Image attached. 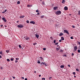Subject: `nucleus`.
Instances as JSON below:
<instances>
[{"label": "nucleus", "mask_w": 80, "mask_h": 80, "mask_svg": "<svg viewBox=\"0 0 80 80\" xmlns=\"http://www.w3.org/2000/svg\"><path fill=\"white\" fill-rule=\"evenodd\" d=\"M61 13L62 12H61V11L60 10L57 11V12L56 13V15H61Z\"/></svg>", "instance_id": "f257e3e1"}, {"label": "nucleus", "mask_w": 80, "mask_h": 80, "mask_svg": "<svg viewBox=\"0 0 80 80\" xmlns=\"http://www.w3.org/2000/svg\"><path fill=\"white\" fill-rule=\"evenodd\" d=\"M59 24H60V23L58 22H57V24L55 25V27L56 28H60Z\"/></svg>", "instance_id": "f03ea898"}, {"label": "nucleus", "mask_w": 80, "mask_h": 80, "mask_svg": "<svg viewBox=\"0 0 80 80\" xmlns=\"http://www.w3.org/2000/svg\"><path fill=\"white\" fill-rule=\"evenodd\" d=\"M17 27L18 28H22L23 27V26L22 25H18Z\"/></svg>", "instance_id": "7ed1b4c3"}, {"label": "nucleus", "mask_w": 80, "mask_h": 80, "mask_svg": "<svg viewBox=\"0 0 80 80\" xmlns=\"http://www.w3.org/2000/svg\"><path fill=\"white\" fill-rule=\"evenodd\" d=\"M64 33H67L68 35H69V33L68 32L67 30H64Z\"/></svg>", "instance_id": "20e7f679"}, {"label": "nucleus", "mask_w": 80, "mask_h": 80, "mask_svg": "<svg viewBox=\"0 0 80 80\" xmlns=\"http://www.w3.org/2000/svg\"><path fill=\"white\" fill-rule=\"evenodd\" d=\"M2 19L5 22H7V20L5 19V18H2Z\"/></svg>", "instance_id": "39448f33"}, {"label": "nucleus", "mask_w": 80, "mask_h": 80, "mask_svg": "<svg viewBox=\"0 0 80 80\" xmlns=\"http://www.w3.org/2000/svg\"><path fill=\"white\" fill-rule=\"evenodd\" d=\"M30 23H32V24H35V22L33 21H32L30 22Z\"/></svg>", "instance_id": "423d86ee"}, {"label": "nucleus", "mask_w": 80, "mask_h": 80, "mask_svg": "<svg viewBox=\"0 0 80 80\" xmlns=\"http://www.w3.org/2000/svg\"><path fill=\"white\" fill-rule=\"evenodd\" d=\"M45 63H46L45 62H42L41 63V64L42 66H43V65H45Z\"/></svg>", "instance_id": "0eeeda50"}, {"label": "nucleus", "mask_w": 80, "mask_h": 80, "mask_svg": "<svg viewBox=\"0 0 80 80\" xmlns=\"http://www.w3.org/2000/svg\"><path fill=\"white\" fill-rule=\"evenodd\" d=\"M77 49H78V48H77V46H75L74 48V50H75V51H76Z\"/></svg>", "instance_id": "6e6552de"}, {"label": "nucleus", "mask_w": 80, "mask_h": 80, "mask_svg": "<svg viewBox=\"0 0 80 80\" xmlns=\"http://www.w3.org/2000/svg\"><path fill=\"white\" fill-rule=\"evenodd\" d=\"M64 9L65 10H68V8L67 7H65Z\"/></svg>", "instance_id": "1a4fd4ad"}, {"label": "nucleus", "mask_w": 80, "mask_h": 80, "mask_svg": "<svg viewBox=\"0 0 80 80\" xmlns=\"http://www.w3.org/2000/svg\"><path fill=\"white\" fill-rule=\"evenodd\" d=\"M26 40H30V38L29 37H27L25 38Z\"/></svg>", "instance_id": "9d476101"}, {"label": "nucleus", "mask_w": 80, "mask_h": 80, "mask_svg": "<svg viewBox=\"0 0 80 80\" xmlns=\"http://www.w3.org/2000/svg\"><path fill=\"white\" fill-rule=\"evenodd\" d=\"M62 3H63V4H64L65 3V1L64 0H62Z\"/></svg>", "instance_id": "9b49d317"}, {"label": "nucleus", "mask_w": 80, "mask_h": 80, "mask_svg": "<svg viewBox=\"0 0 80 80\" xmlns=\"http://www.w3.org/2000/svg\"><path fill=\"white\" fill-rule=\"evenodd\" d=\"M63 33H62V32H60L59 35V36H62V35H63Z\"/></svg>", "instance_id": "f8f14e48"}, {"label": "nucleus", "mask_w": 80, "mask_h": 80, "mask_svg": "<svg viewBox=\"0 0 80 80\" xmlns=\"http://www.w3.org/2000/svg\"><path fill=\"white\" fill-rule=\"evenodd\" d=\"M36 37L37 38H38V37H39V35L38 34H36Z\"/></svg>", "instance_id": "ddd939ff"}, {"label": "nucleus", "mask_w": 80, "mask_h": 80, "mask_svg": "<svg viewBox=\"0 0 80 80\" xmlns=\"http://www.w3.org/2000/svg\"><path fill=\"white\" fill-rule=\"evenodd\" d=\"M25 17V16H21L20 17V18H23V17Z\"/></svg>", "instance_id": "4468645a"}, {"label": "nucleus", "mask_w": 80, "mask_h": 80, "mask_svg": "<svg viewBox=\"0 0 80 80\" xmlns=\"http://www.w3.org/2000/svg\"><path fill=\"white\" fill-rule=\"evenodd\" d=\"M57 7H55L53 8V10H57Z\"/></svg>", "instance_id": "2eb2a0df"}, {"label": "nucleus", "mask_w": 80, "mask_h": 80, "mask_svg": "<svg viewBox=\"0 0 80 80\" xmlns=\"http://www.w3.org/2000/svg\"><path fill=\"white\" fill-rule=\"evenodd\" d=\"M60 67L61 68H64V66L63 65L61 66Z\"/></svg>", "instance_id": "dca6fc26"}, {"label": "nucleus", "mask_w": 80, "mask_h": 80, "mask_svg": "<svg viewBox=\"0 0 80 80\" xmlns=\"http://www.w3.org/2000/svg\"><path fill=\"white\" fill-rule=\"evenodd\" d=\"M61 38H62L61 40H64V38L63 37H61Z\"/></svg>", "instance_id": "f3484780"}, {"label": "nucleus", "mask_w": 80, "mask_h": 80, "mask_svg": "<svg viewBox=\"0 0 80 80\" xmlns=\"http://www.w3.org/2000/svg\"><path fill=\"white\" fill-rule=\"evenodd\" d=\"M41 18H43L44 17V16H41L40 17Z\"/></svg>", "instance_id": "a211bd4d"}, {"label": "nucleus", "mask_w": 80, "mask_h": 80, "mask_svg": "<svg viewBox=\"0 0 80 80\" xmlns=\"http://www.w3.org/2000/svg\"><path fill=\"white\" fill-rule=\"evenodd\" d=\"M40 58H41V60H42H42H43V58H42V57H40Z\"/></svg>", "instance_id": "6ab92c4d"}, {"label": "nucleus", "mask_w": 80, "mask_h": 80, "mask_svg": "<svg viewBox=\"0 0 80 80\" xmlns=\"http://www.w3.org/2000/svg\"><path fill=\"white\" fill-rule=\"evenodd\" d=\"M76 71H77V72H80L79 69H78V68L76 69Z\"/></svg>", "instance_id": "aec40b11"}, {"label": "nucleus", "mask_w": 80, "mask_h": 80, "mask_svg": "<svg viewBox=\"0 0 80 80\" xmlns=\"http://www.w3.org/2000/svg\"><path fill=\"white\" fill-rule=\"evenodd\" d=\"M37 43L35 42V43H33V45H37Z\"/></svg>", "instance_id": "412c9836"}, {"label": "nucleus", "mask_w": 80, "mask_h": 80, "mask_svg": "<svg viewBox=\"0 0 80 80\" xmlns=\"http://www.w3.org/2000/svg\"><path fill=\"white\" fill-rule=\"evenodd\" d=\"M7 11V10H5V11L4 12H2V13H5V12H6Z\"/></svg>", "instance_id": "4be33fe9"}, {"label": "nucleus", "mask_w": 80, "mask_h": 80, "mask_svg": "<svg viewBox=\"0 0 80 80\" xmlns=\"http://www.w3.org/2000/svg\"><path fill=\"white\" fill-rule=\"evenodd\" d=\"M72 74L73 75H75V74H76V73L75 72H73L72 73Z\"/></svg>", "instance_id": "5701e85b"}, {"label": "nucleus", "mask_w": 80, "mask_h": 80, "mask_svg": "<svg viewBox=\"0 0 80 80\" xmlns=\"http://www.w3.org/2000/svg\"><path fill=\"white\" fill-rule=\"evenodd\" d=\"M20 2L19 1L17 2V4H20Z\"/></svg>", "instance_id": "b1692460"}, {"label": "nucleus", "mask_w": 80, "mask_h": 80, "mask_svg": "<svg viewBox=\"0 0 80 80\" xmlns=\"http://www.w3.org/2000/svg\"><path fill=\"white\" fill-rule=\"evenodd\" d=\"M6 52H7V53H8V52H9V50H6Z\"/></svg>", "instance_id": "393cba45"}, {"label": "nucleus", "mask_w": 80, "mask_h": 80, "mask_svg": "<svg viewBox=\"0 0 80 80\" xmlns=\"http://www.w3.org/2000/svg\"><path fill=\"white\" fill-rule=\"evenodd\" d=\"M19 47L20 48H22V47H21V45H19Z\"/></svg>", "instance_id": "a878e982"}, {"label": "nucleus", "mask_w": 80, "mask_h": 80, "mask_svg": "<svg viewBox=\"0 0 80 80\" xmlns=\"http://www.w3.org/2000/svg\"><path fill=\"white\" fill-rule=\"evenodd\" d=\"M60 50L59 48H57L56 50H57V51H58V50Z\"/></svg>", "instance_id": "bb28decb"}, {"label": "nucleus", "mask_w": 80, "mask_h": 80, "mask_svg": "<svg viewBox=\"0 0 80 80\" xmlns=\"http://www.w3.org/2000/svg\"><path fill=\"white\" fill-rule=\"evenodd\" d=\"M56 40H54L53 41V42L54 43H56Z\"/></svg>", "instance_id": "cd10ccee"}, {"label": "nucleus", "mask_w": 80, "mask_h": 80, "mask_svg": "<svg viewBox=\"0 0 80 80\" xmlns=\"http://www.w3.org/2000/svg\"><path fill=\"white\" fill-rule=\"evenodd\" d=\"M49 79L50 80H51L52 79V78L51 77H49Z\"/></svg>", "instance_id": "c85d7f7f"}, {"label": "nucleus", "mask_w": 80, "mask_h": 80, "mask_svg": "<svg viewBox=\"0 0 80 80\" xmlns=\"http://www.w3.org/2000/svg\"><path fill=\"white\" fill-rule=\"evenodd\" d=\"M26 22L27 23H29V21L28 20H27V21H26Z\"/></svg>", "instance_id": "c756f323"}, {"label": "nucleus", "mask_w": 80, "mask_h": 80, "mask_svg": "<svg viewBox=\"0 0 80 80\" xmlns=\"http://www.w3.org/2000/svg\"><path fill=\"white\" fill-rule=\"evenodd\" d=\"M72 28H75V26L72 25Z\"/></svg>", "instance_id": "7c9ffc66"}, {"label": "nucleus", "mask_w": 80, "mask_h": 80, "mask_svg": "<svg viewBox=\"0 0 80 80\" xmlns=\"http://www.w3.org/2000/svg\"><path fill=\"white\" fill-rule=\"evenodd\" d=\"M7 61L8 62H10V59H7Z\"/></svg>", "instance_id": "2f4dec72"}, {"label": "nucleus", "mask_w": 80, "mask_h": 80, "mask_svg": "<svg viewBox=\"0 0 80 80\" xmlns=\"http://www.w3.org/2000/svg\"><path fill=\"white\" fill-rule=\"evenodd\" d=\"M60 52H63V50L61 49L60 51Z\"/></svg>", "instance_id": "473e14b6"}, {"label": "nucleus", "mask_w": 80, "mask_h": 80, "mask_svg": "<svg viewBox=\"0 0 80 80\" xmlns=\"http://www.w3.org/2000/svg\"><path fill=\"white\" fill-rule=\"evenodd\" d=\"M78 53H80V50L79 49L78 50Z\"/></svg>", "instance_id": "72a5a7b5"}, {"label": "nucleus", "mask_w": 80, "mask_h": 80, "mask_svg": "<svg viewBox=\"0 0 80 80\" xmlns=\"http://www.w3.org/2000/svg\"><path fill=\"white\" fill-rule=\"evenodd\" d=\"M27 6L28 7H30V5H28H28H27Z\"/></svg>", "instance_id": "f704fd0d"}, {"label": "nucleus", "mask_w": 80, "mask_h": 80, "mask_svg": "<svg viewBox=\"0 0 80 80\" xmlns=\"http://www.w3.org/2000/svg\"><path fill=\"white\" fill-rule=\"evenodd\" d=\"M63 57H67V55H66V54H64L63 55Z\"/></svg>", "instance_id": "c9c22d12"}, {"label": "nucleus", "mask_w": 80, "mask_h": 80, "mask_svg": "<svg viewBox=\"0 0 80 80\" xmlns=\"http://www.w3.org/2000/svg\"><path fill=\"white\" fill-rule=\"evenodd\" d=\"M11 61H13V59L12 58H11Z\"/></svg>", "instance_id": "e433bc0d"}, {"label": "nucleus", "mask_w": 80, "mask_h": 80, "mask_svg": "<svg viewBox=\"0 0 80 80\" xmlns=\"http://www.w3.org/2000/svg\"><path fill=\"white\" fill-rule=\"evenodd\" d=\"M70 38L71 39H73V38L72 37H71Z\"/></svg>", "instance_id": "4c0bfd02"}, {"label": "nucleus", "mask_w": 80, "mask_h": 80, "mask_svg": "<svg viewBox=\"0 0 80 80\" xmlns=\"http://www.w3.org/2000/svg\"><path fill=\"white\" fill-rule=\"evenodd\" d=\"M38 63H40V60H39V61L38 62Z\"/></svg>", "instance_id": "58836bf2"}, {"label": "nucleus", "mask_w": 80, "mask_h": 80, "mask_svg": "<svg viewBox=\"0 0 80 80\" xmlns=\"http://www.w3.org/2000/svg\"><path fill=\"white\" fill-rule=\"evenodd\" d=\"M43 50H46V48H43Z\"/></svg>", "instance_id": "ea45409f"}, {"label": "nucleus", "mask_w": 80, "mask_h": 80, "mask_svg": "<svg viewBox=\"0 0 80 80\" xmlns=\"http://www.w3.org/2000/svg\"><path fill=\"white\" fill-rule=\"evenodd\" d=\"M42 80H45V78H42Z\"/></svg>", "instance_id": "a19ab883"}, {"label": "nucleus", "mask_w": 80, "mask_h": 80, "mask_svg": "<svg viewBox=\"0 0 80 80\" xmlns=\"http://www.w3.org/2000/svg\"><path fill=\"white\" fill-rule=\"evenodd\" d=\"M77 42H78V45H80V42H78V41H77Z\"/></svg>", "instance_id": "79ce46f5"}, {"label": "nucleus", "mask_w": 80, "mask_h": 80, "mask_svg": "<svg viewBox=\"0 0 80 80\" xmlns=\"http://www.w3.org/2000/svg\"><path fill=\"white\" fill-rule=\"evenodd\" d=\"M78 14L80 15V11H78Z\"/></svg>", "instance_id": "37998d69"}, {"label": "nucleus", "mask_w": 80, "mask_h": 80, "mask_svg": "<svg viewBox=\"0 0 80 80\" xmlns=\"http://www.w3.org/2000/svg\"><path fill=\"white\" fill-rule=\"evenodd\" d=\"M36 12H37L38 13V10H37L36 11Z\"/></svg>", "instance_id": "c03bdc74"}, {"label": "nucleus", "mask_w": 80, "mask_h": 80, "mask_svg": "<svg viewBox=\"0 0 80 80\" xmlns=\"http://www.w3.org/2000/svg\"><path fill=\"white\" fill-rule=\"evenodd\" d=\"M17 62H18V60H16L15 61V62L16 63H17Z\"/></svg>", "instance_id": "a18cd8bd"}, {"label": "nucleus", "mask_w": 80, "mask_h": 80, "mask_svg": "<svg viewBox=\"0 0 80 80\" xmlns=\"http://www.w3.org/2000/svg\"><path fill=\"white\" fill-rule=\"evenodd\" d=\"M58 43L57 42L56 43H55V45H58Z\"/></svg>", "instance_id": "49530a36"}, {"label": "nucleus", "mask_w": 80, "mask_h": 80, "mask_svg": "<svg viewBox=\"0 0 80 80\" xmlns=\"http://www.w3.org/2000/svg\"><path fill=\"white\" fill-rule=\"evenodd\" d=\"M62 39L59 40V42H62Z\"/></svg>", "instance_id": "de8ad7c7"}, {"label": "nucleus", "mask_w": 80, "mask_h": 80, "mask_svg": "<svg viewBox=\"0 0 80 80\" xmlns=\"http://www.w3.org/2000/svg\"><path fill=\"white\" fill-rule=\"evenodd\" d=\"M50 38L51 39V40H52V39H53V38H52V37H50Z\"/></svg>", "instance_id": "09e8293b"}, {"label": "nucleus", "mask_w": 80, "mask_h": 80, "mask_svg": "<svg viewBox=\"0 0 80 80\" xmlns=\"http://www.w3.org/2000/svg\"><path fill=\"white\" fill-rule=\"evenodd\" d=\"M72 56H73L74 55V54L73 53H72Z\"/></svg>", "instance_id": "8fccbe9b"}, {"label": "nucleus", "mask_w": 80, "mask_h": 80, "mask_svg": "<svg viewBox=\"0 0 80 80\" xmlns=\"http://www.w3.org/2000/svg\"><path fill=\"white\" fill-rule=\"evenodd\" d=\"M30 7H32V5H30Z\"/></svg>", "instance_id": "3c124183"}, {"label": "nucleus", "mask_w": 80, "mask_h": 80, "mask_svg": "<svg viewBox=\"0 0 80 80\" xmlns=\"http://www.w3.org/2000/svg\"><path fill=\"white\" fill-rule=\"evenodd\" d=\"M68 66L69 67H70V65L68 64Z\"/></svg>", "instance_id": "603ef678"}, {"label": "nucleus", "mask_w": 80, "mask_h": 80, "mask_svg": "<svg viewBox=\"0 0 80 80\" xmlns=\"http://www.w3.org/2000/svg\"><path fill=\"white\" fill-rule=\"evenodd\" d=\"M42 4H43V5H45V3L44 2H42Z\"/></svg>", "instance_id": "864d4df0"}, {"label": "nucleus", "mask_w": 80, "mask_h": 80, "mask_svg": "<svg viewBox=\"0 0 80 80\" xmlns=\"http://www.w3.org/2000/svg\"><path fill=\"white\" fill-rule=\"evenodd\" d=\"M12 78H14V79L15 78V77H13V76H12Z\"/></svg>", "instance_id": "5fc2aeb1"}, {"label": "nucleus", "mask_w": 80, "mask_h": 80, "mask_svg": "<svg viewBox=\"0 0 80 80\" xmlns=\"http://www.w3.org/2000/svg\"><path fill=\"white\" fill-rule=\"evenodd\" d=\"M3 25H1L0 26H1V27H3Z\"/></svg>", "instance_id": "6e6d98bb"}, {"label": "nucleus", "mask_w": 80, "mask_h": 80, "mask_svg": "<svg viewBox=\"0 0 80 80\" xmlns=\"http://www.w3.org/2000/svg\"><path fill=\"white\" fill-rule=\"evenodd\" d=\"M16 60H19V58H16Z\"/></svg>", "instance_id": "4d7b16f0"}, {"label": "nucleus", "mask_w": 80, "mask_h": 80, "mask_svg": "<svg viewBox=\"0 0 80 80\" xmlns=\"http://www.w3.org/2000/svg\"><path fill=\"white\" fill-rule=\"evenodd\" d=\"M2 56L1 55H0V58H2Z\"/></svg>", "instance_id": "13d9d810"}, {"label": "nucleus", "mask_w": 80, "mask_h": 80, "mask_svg": "<svg viewBox=\"0 0 80 80\" xmlns=\"http://www.w3.org/2000/svg\"><path fill=\"white\" fill-rule=\"evenodd\" d=\"M0 54H2V52H0Z\"/></svg>", "instance_id": "bf43d9fd"}, {"label": "nucleus", "mask_w": 80, "mask_h": 80, "mask_svg": "<svg viewBox=\"0 0 80 80\" xmlns=\"http://www.w3.org/2000/svg\"><path fill=\"white\" fill-rule=\"evenodd\" d=\"M0 69H3V68H2V67H1L0 68Z\"/></svg>", "instance_id": "052dcab7"}, {"label": "nucleus", "mask_w": 80, "mask_h": 80, "mask_svg": "<svg viewBox=\"0 0 80 80\" xmlns=\"http://www.w3.org/2000/svg\"><path fill=\"white\" fill-rule=\"evenodd\" d=\"M37 15H40V13H38L37 14Z\"/></svg>", "instance_id": "680f3d73"}, {"label": "nucleus", "mask_w": 80, "mask_h": 80, "mask_svg": "<svg viewBox=\"0 0 80 80\" xmlns=\"http://www.w3.org/2000/svg\"><path fill=\"white\" fill-rule=\"evenodd\" d=\"M2 18V17L0 15V19H1Z\"/></svg>", "instance_id": "e2e57ef3"}, {"label": "nucleus", "mask_w": 80, "mask_h": 80, "mask_svg": "<svg viewBox=\"0 0 80 80\" xmlns=\"http://www.w3.org/2000/svg\"><path fill=\"white\" fill-rule=\"evenodd\" d=\"M21 78H22V79H24V77H22Z\"/></svg>", "instance_id": "0e129e2a"}, {"label": "nucleus", "mask_w": 80, "mask_h": 80, "mask_svg": "<svg viewBox=\"0 0 80 80\" xmlns=\"http://www.w3.org/2000/svg\"><path fill=\"white\" fill-rule=\"evenodd\" d=\"M45 65V67H47V64H46V63H45V64H44Z\"/></svg>", "instance_id": "69168bd1"}, {"label": "nucleus", "mask_w": 80, "mask_h": 80, "mask_svg": "<svg viewBox=\"0 0 80 80\" xmlns=\"http://www.w3.org/2000/svg\"><path fill=\"white\" fill-rule=\"evenodd\" d=\"M25 80H27V78H25Z\"/></svg>", "instance_id": "338daca9"}, {"label": "nucleus", "mask_w": 80, "mask_h": 80, "mask_svg": "<svg viewBox=\"0 0 80 80\" xmlns=\"http://www.w3.org/2000/svg\"><path fill=\"white\" fill-rule=\"evenodd\" d=\"M39 77H41V75H39Z\"/></svg>", "instance_id": "774afa93"}]
</instances>
